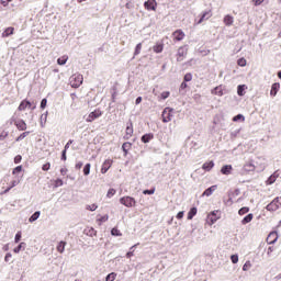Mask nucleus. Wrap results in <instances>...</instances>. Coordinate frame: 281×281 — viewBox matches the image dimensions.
<instances>
[{
	"instance_id": "obj_1",
	"label": "nucleus",
	"mask_w": 281,
	"mask_h": 281,
	"mask_svg": "<svg viewBox=\"0 0 281 281\" xmlns=\"http://www.w3.org/2000/svg\"><path fill=\"white\" fill-rule=\"evenodd\" d=\"M82 80H85L82 75H72L69 79V82L74 89H78V87L82 85Z\"/></svg>"
},
{
	"instance_id": "obj_2",
	"label": "nucleus",
	"mask_w": 281,
	"mask_h": 281,
	"mask_svg": "<svg viewBox=\"0 0 281 281\" xmlns=\"http://www.w3.org/2000/svg\"><path fill=\"white\" fill-rule=\"evenodd\" d=\"M175 113V109L171 108H165V110L162 111V122L166 124L168 122H172V117Z\"/></svg>"
},
{
	"instance_id": "obj_3",
	"label": "nucleus",
	"mask_w": 281,
	"mask_h": 281,
	"mask_svg": "<svg viewBox=\"0 0 281 281\" xmlns=\"http://www.w3.org/2000/svg\"><path fill=\"white\" fill-rule=\"evenodd\" d=\"M120 203L122 205H125V207H135V205H137V202L135 201V198H132V196L121 198Z\"/></svg>"
},
{
	"instance_id": "obj_4",
	"label": "nucleus",
	"mask_w": 281,
	"mask_h": 281,
	"mask_svg": "<svg viewBox=\"0 0 281 281\" xmlns=\"http://www.w3.org/2000/svg\"><path fill=\"white\" fill-rule=\"evenodd\" d=\"M279 209H280V198H276L272 202H270L266 206V210H268V212H276Z\"/></svg>"
},
{
	"instance_id": "obj_5",
	"label": "nucleus",
	"mask_w": 281,
	"mask_h": 281,
	"mask_svg": "<svg viewBox=\"0 0 281 281\" xmlns=\"http://www.w3.org/2000/svg\"><path fill=\"white\" fill-rule=\"evenodd\" d=\"M177 60H178V63H181V61H183V58H186V56H188V48H186V47H179L178 48V53H177Z\"/></svg>"
},
{
	"instance_id": "obj_6",
	"label": "nucleus",
	"mask_w": 281,
	"mask_h": 281,
	"mask_svg": "<svg viewBox=\"0 0 281 281\" xmlns=\"http://www.w3.org/2000/svg\"><path fill=\"white\" fill-rule=\"evenodd\" d=\"M101 115L102 112L100 110H95L88 115L86 122H93L94 120H98V117H100Z\"/></svg>"
},
{
	"instance_id": "obj_7",
	"label": "nucleus",
	"mask_w": 281,
	"mask_h": 281,
	"mask_svg": "<svg viewBox=\"0 0 281 281\" xmlns=\"http://www.w3.org/2000/svg\"><path fill=\"white\" fill-rule=\"evenodd\" d=\"M111 166H113V160H111V159L105 160L101 168L102 175H106V172H109V169L111 168Z\"/></svg>"
},
{
	"instance_id": "obj_8",
	"label": "nucleus",
	"mask_w": 281,
	"mask_h": 281,
	"mask_svg": "<svg viewBox=\"0 0 281 281\" xmlns=\"http://www.w3.org/2000/svg\"><path fill=\"white\" fill-rule=\"evenodd\" d=\"M173 41H183L186 38V33H183L181 30H177L172 33Z\"/></svg>"
},
{
	"instance_id": "obj_9",
	"label": "nucleus",
	"mask_w": 281,
	"mask_h": 281,
	"mask_svg": "<svg viewBox=\"0 0 281 281\" xmlns=\"http://www.w3.org/2000/svg\"><path fill=\"white\" fill-rule=\"evenodd\" d=\"M18 131H27V124L23 120L14 121Z\"/></svg>"
},
{
	"instance_id": "obj_10",
	"label": "nucleus",
	"mask_w": 281,
	"mask_h": 281,
	"mask_svg": "<svg viewBox=\"0 0 281 281\" xmlns=\"http://www.w3.org/2000/svg\"><path fill=\"white\" fill-rule=\"evenodd\" d=\"M244 172H254L256 170V165L254 162L249 161L246 162L243 167Z\"/></svg>"
},
{
	"instance_id": "obj_11",
	"label": "nucleus",
	"mask_w": 281,
	"mask_h": 281,
	"mask_svg": "<svg viewBox=\"0 0 281 281\" xmlns=\"http://www.w3.org/2000/svg\"><path fill=\"white\" fill-rule=\"evenodd\" d=\"M26 109H32V103L27 100H23L19 108H18V111H25Z\"/></svg>"
},
{
	"instance_id": "obj_12",
	"label": "nucleus",
	"mask_w": 281,
	"mask_h": 281,
	"mask_svg": "<svg viewBox=\"0 0 281 281\" xmlns=\"http://www.w3.org/2000/svg\"><path fill=\"white\" fill-rule=\"evenodd\" d=\"M133 137V123L126 126L124 139H131Z\"/></svg>"
},
{
	"instance_id": "obj_13",
	"label": "nucleus",
	"mask_w": 281,
	"mask_h": 281,
	"mask_svg": "<svg viewBox=\"0 0 281 281\" xmlns=\"http://www.w3.org/2000/svg\"><path fill=\"white\" fill-rule=\"evenodd\" d=\"M209 19H212V11H205L200 18V20L198 21V25H201L203 21H207Z\"/></svg>"
},
{
	"instance_id": "obj_14",
	"label": "nucleus",
	"mask_w": 281,
	"mask_h": 281,
	"mask_svg": "<svg viewBox=\"0 0 281 281\" xmlns=\"http://www.w3.org/2000/svg\"><path fill=\"white\" fill-rule=\"evenodd\" d=\"M223 86H217L213 90H211L212 95H218V98L223 97Z\"/></svg>"
},
{
	"instance_id": "obj_15",
	"label": "nucleus",
	"mask_w": 281,
	"mask_h": 281,
	"mask_svg": "<svg viewBox=\"0 0 281 281\" xmlns=\"http://www.w3.org/2000/svg\"><path fill=\"white\" fill-rule=\"evenodd\" d=\"M12 34H14V27L9 26V27H7V29L2 32L1 37H2V38H8V36H12Z\"/></svg>"
},
{
	"instance_id": "obj_16",
	"label": "nucleus",
	"mask_w": 281,
	"mask_h": 281,
	"mask_svg": "<svg viewBox=\"0 0 281 281\" xmlns=\"http://www.w3.org/2000/svg\"><path fill=\"white\" fill-rule=\"evenodd\" d=\"M216 188H217L216 186L210 187L209 189H206L203 192L202 196H212V194H214V192H216Z\"/></svg>"
},
{
	"instance_id": "obj_17",
	"label": "nucleus",
	"mask_w": 281,
	"mask_h": 281,
	"mask_svg": "<svg viewBox=\"0 0 281 281\" xmlns=\"http://www.w3.org/2000/svg\"><path fill=\"white\" fill-rule=\"evenodd\" d=\"M278 91H280V83L276 82L271 87L270 95H278Z\"/></svg>"
},
{
	"instance_id": "obj_18",
	"label": "nucleus",
	"mask_w": 281,
	"mask_h": 281,
	"mask_svg": "<svg viewBox=\"0 0 281 281\" xmlns=\"http://www.w3.org/2000/svg\"><path fill=\"white\" fill-rule=\"evenodd\" d=\"M157 2L155 0H148L145 2L146 10H155Z\"/></svg>"
},
{
	"instance_id": "obj_19",
	"label": "nucleus",
	"mask_w": 281,
	"mask_h": 281,
	"mask_svg": "<svg viewBox=\"0 0 281 281\" xmlns=\"http://www.w3.org/2000/svg\"><path fill=\"white\" fill-rule=\"evenodd\" d=\"M276 240H278V234L270 233L267 238V243H269V245H273V243H276Z\"/></svg>"
},
{
	"instance_id": "obj_20",
	"label": "nucleus",
	"mask_w": 281,
	"mask_h": 281,
	"mask_svg": "<svg viewBox=\"0 0 281 281\" xmlns=\"http://www.w3.org/2000/svg\"><path fill=\"white\" fill-rule=\"evenodd\" d=\"M232 165L223 166L221 169L222 175H232Z\"/></svg>"
},
{
	"instance_id": "obj_21",
	"label": "nucleus",
	"mask_w": 281,
	"mask_h": 281,
	"mask_svg": "<svg viewBox=\"0 0 281 281\" xmlns=\"http://www.w3.org/2000/svg\"><path fill=\"white\" fill-rule=\"evenodd\" d=\"M65 247H67V241H59L57 245V251L59 254H65Z\"/></svg>"
},
{
	"instance_id": "obj_22",
	"label": "nucleus",
	"mask_w": 281,
	"mask_h": 281,
	"mask_svg": "<svg viewBox=\"0 0 281 281\" xmlns=\"http://www.w3.org/2000/svg\"><path fill=\"white\" fill-rule=\"evenodd\" d=\"M254 221V214L249 213L241 220V225H247V223H251Z\"/></svg>"
},
{
	"instance_id": "obj_23",
	"label": "nucleus",
	"mask_w": 281,
	"mask_h": 281,
	"mask_svg": "<svg viewBox=\"0 0 281 281\" xmlns=\"http://www.w3.org/2000/svg\"><path fill=\"white\" fill-rule=\"evenodd\" d=\"M47 115H48V112H45L44 114L41 115L40 124L42 128H45V124H47Z\"/></svg>"
},
{
	"instance_id": "obj_24",
	"label": "nucleus",
	"mask_w": 281,
	"mask_h": 281,
	"mask_svg": "<svg viewBox=\"0 0 281 281\" xmlns=\"http://www.w3.org/2000/svg\"><path fill=\"white\" fill-rule=\"evenodd\" d=\"M203 170H206V172H210L214 168V161L204 162L202 166Z\"/></svg>"
},
{
	"instance_id": "obj_25",
	"label": "nucleus",
	"mask_w": 281,
	"mask_h": 281,
	"mask_svg": "<svg viewBox=\"0 0 281 281\" xmlns=\"http://www.w3.org/2000/svg\"><path fill=\"white\" fill-rule=\"evenodd\" d=\"M153 50L155 52V54H161L164 52V44H156L153 47Z\"/></svg>"
},
{
	"instance_id": "obj_26",
	"label": "nucleus",
	"mask_w": 281,
	"mask_h": 281,
	"mask_svg": "<svg viewBox=\"0 0 281 281\" xmlns=\"http://www.w3.org/2000/svg\"><path fill=\"white\" fill-rule=\"evenodd\" d=\"M224 24H225V25H233V24H234V16H232V15H225V18H224Z\"/></svg>"
},
{
	"instance_id": "obj_27",
	"label": "nucleus",
	"mask_w": 281,
	"mask_h": 281,
	"mask_svg": "<svg viewBox=\"0 0 281 281\" xmlns=\"http://www.w3.org/2000/svg\"><path fill=\"white\" fill-rule=\"evenodd\" d=\"M67 60H69V56L64 55V56H61V57H59V58L57 59V64H58V65H66V64H67Z\"/></svg>"
},
{
	"instance_id": "obj_28",
	"label": "nucleus",
	"mask_w": 281,
	"mask_h": 281,
	"mask_svg": "<svg viewBox=\"0 0 281 281\" xmlns=\"http://www.w3.org/2000/svg\"><path fill=\"white\" fill-rule=\"evenodd\" d=\"M196 216V207H192L188 213V221H192Z\"/></svg>"
},
{
	"instance_id": "obj_29",
	"label": "nucleus",
	"mask_w": 281,
	"mask_h": 281,
	"mask_svg": "<svg viewBox=\"0 0 281 281\" xmlns=\"http://www.w3.org/2000/svg\"><path fill=\"white\" fill-rule=\"evenodd\" d=\"M41 216V211H36L30 218V223H34V221H38V217Z\"/></svg>"
},
{
	"instance_id": "obj_30",
	"label": "nucleus",
	"mask_w": 281,
	"mask_h": 281,
	"mask_svg": "<svg viewBox=\"0 0 281 281\" xmlns=\"http://www.w3.org/2000/svg\"><path fill=\"white\" fill-rule=\"evenodd\" d=\"M150 139H153V134H145L142 136V142L144 144H148V142H150Z\"/></svg>"
},
{
	"instance_id": "obj_31",
	"label": "nucleus",
	"mask_w": 281,
	"mask_h": 281,
	"mask_svg": "<svg viewBox=\"0 0 281 281\" xmlns=\"http://www.w3.org/2000/svg\"><path fill=\"white\" fill-rule=\"evenodd\" d=\"M91 172V164H87L85 167H83V175L86 177H88V175H90Z\"/></svg>"
},
{
	"instance_id": "obj_32",
	"label": "nucleus",
	"mask_w": 281,
	"mask_h": 281,
	"mask_svg": "<svg viewBox=\"0 0 281 281\" xmlns=\"http://www.w3.org/2000/svg\"><path fill=\"white\" fill-rule=\"evenodd\" d=\"M115 278H117V274L115 272H111L106 276L105 281H115Z\"/></svg>"
},
{
	"instance_id": "obj_33",
	"label": "nucleus",
	"mask_w": 281,
	"mask_h": 281,
	"mask_svg": "<svg viewBox=\"0 0 281 281\" xmlns=\"http://www.w3.org/2000/svg\"><path fill=\"white\" fill-rule=\"evenodd\" d=\"M142 53V43H138L135 47L134 56H139Z\"/></svg>"
},
{
	"instance_id": "obj_34",
	"label": "nucleus",
	"mask_w": 281,
	"mask_h": 281,
	"mask_svg": "<svg viewBox=\"0 0 281 281\" xmlns=\"http://www.w3.org/2000/svg\"><path fill=\"white\" fill-rule=\"evenodd\" d=\"M237 65H238L239 67H247V59H245V58H239V59L237 60Z\"/></svg>"
},
{
	"instance_id": "obj_35",
	"label": "nucleus",
	"mask_w": 281,
	"mask_h": 281,
	"mask_svg": "<svg viewBox=\"0 0 281 281\" xmlns=\"http://www.w3.org/2000/svg\"><path fill=\"white\" fill-rule=\"evenodd\" d=\"M30 135V132H24L20 136L15 138V142H21L22 139H25V137Z\"/></svg>"
},
{
	"instance_id": "obj_36",
	"label": "nucleus",
	"mask_w": 281,
	"mask_h": 281,
	"mask_svg": "<svg viewBox=\"0 0 281 281\" xmlns=\"http://www.w3.org/2000/svg\"><path fill=\"white\" fill-rule=\"evenodd\" d=\"M277 177H279L278 171H276L272 176H270V178H269V180H268L269 183H276Z\"/></svg>"
},
{
	"instance_id": "obj_37",
	"label": "nucleus",
	"mask_w": 281,
	"mask_h": 281,
	"mask_svg": "<svg viewBox=\"0 0 281 281\" xmlns=\"http://www.w3.org/2000/svg\"><path fill=\"white\" fill-rule=\"evenodd\" d=\"M239 120H241V122H245V116L243 114H237L233 117V122H239Z\"/></svg>"
},
{
	"instance_id": "obj_38",
	"label": "nucleus",
	"mask_w": 281,
	"mask_h": 281,
	"mask_svg": "<svg viewBox=\"0 0 281 281\" xmlns=\"http://www.w3.org/2000/svg\"><path fill=\"white\" fill-rule=\"evenodd\" d=\"M86 210H89L90 212H95L98 210V204L87 205Z\"/></svg>"
},
{
	"instance_id": "obj_39",
	"label": "nucleus",
	"mask_w": 281,
	"mask_h": 281,
	"mask_svg": "<svg viewBox=\"0 0 281 281\" xmlns=\"http://www.w3.org/2000/svg\"><path fill=\"white\" fill-rule=\"evenodd\" d=\"M247 212H249V207L244 206V207H241V209L238 211V214H239V216H243V215L247 214Z\"/></svg>"
},
{
	"instance_id": "obj_40",
	"label": "nucleus",
	"mask_w": 281,
	"mask_h": 281,
	"mask_svg": "<svg viewBox=\"0 0 281 281\" xmlns=\"http://www.w3.org/2000/svg\"><path fill=\"white\" fill-rule=\"evenodd\" d=\"M237 93L238 95H245V86H238Z\"/></svg>"
},
{
	"instance_id": "obj_41",
	"label": "nucleus",
	"mask_w": 281,
	"mask_h": 281,
	"mask_svg": "<svg viewBox=\"0 0 281 281\" xmlns=\"http://www.w3.org/2000/svg\"><path fill=\"white\" fill-rule=\"evenodd\" d=\"M122 148L124 153H128V149L131 148V143H124L122 145Z\"/></svg>"
},
{
	"instance_id": "obj_42",
	"label": "nucleus",
	"mask_w": 281,
	"mask_h": 281,
	"mask_svg": "<svg viewBox=\"0 0 281 281\" xmlns=\"http://www.w3.org/2000/svg\"><path fill=\"white\" fill-rule=\"evenodd\" d=\"M106 196L108 199H111V196H115V189H109Z\"/></svg>"
},
{
	"instance_id": "obj_43",
	"label": "nucleus",
	"mask_w": 281,
	"mask_h": 281,
	"mask_svg": "<svg viewBox=\"0 0 281 281\" xmlns=\"http://www.w3.org/2000/svg\"><path fill=\"white\" fill-rule=\"evenodd\" d=\"M23 245H25V243H21L18 247H15L13 249L14 254H19L21 251V249H23Z\"/></svg>"
},
{
	"instance_id": "obj_44",
	"label": "nucleus",
	"mask_w": 281,
	"mask_h": 281,
	"mask_svg": "<svg viewBox=\"0 0 281 281\" xmlns=\"http://www.w3.org/2000/svg\"><path fill=\"white\" fill-rule=\"evenodd\" d=\"M23 166H18L13 169L12 175H18V172H22Z\"/></svg>"
},
{
	"instance_id": "obj_45",
	"label": "nucleus",
	"mask_w": 281,
	"mask_h": 281,
	"mask_svg": "<svg viewBox=\"0 0 281 281\" xmlns=\"http://www.w3.org/2000/svg\"><path fill=\"white\" fill-rule=\"evenodd\" d=\"M111 234L112 236H122V233L117 228H112Z\"/></svg>"
},
{
	"instance_id": "obj_46",
	"label": "nucleus",
	"mask_w": 281,
	"mask_h": 281,
	"mask_svg": "<svg viewBox=\"0 0 281 281\" xmlns=\"http://www.w3.org/2000/svg\"><path fill=\"white\" fill-rule=\"evenodd\" d=\"M192 81V74L188 72L184 75V82H190Z\"/></svg>"
},
{
	"instance_id": "obj_47",
	"label": "nucleus",
	"mask_w": 281,
	"mask_h": 281,
	"mask_svg": "<svg viewBox=\"0 0 281 281\" xmlns=\"http://www.w3.org/2000/svg\"><path fill=\"white\" fill-rule=\"evenodd\" d=\"M231 260H232L233 265L238 263V255L231 256Z\"/></svg>"
},
{
	"instance_id": "obj_48",
	"label": "nucleus",
	"mask_w": 281,
	"mask_h": 281,
	"mask_svg": "<svg viewBox=\"0 0 281 281\" xmlns=\"http://www.w3.org/2000/svg\"><path fill=\"white\" fill-rule=\"evenodd\" d=\"M49 168H52V165L49 162H46L45 165H43L42 170L47 172V170H49Z\"/></svg>"
},
{
	"instance_id": "obj_49",
	"label": "nucleus",
	"mask_w": 281,
	"mask_h": 281,
	"mask_svg": "<svg viewBox=\"0 0 281 281\" xmlns=\"http://www.w3.org/2000/svg\"><path fill=\"white\" fill-rule=\"evenodd\" d=\"M167 98H170V92H168V91L162 92L161 93V99L167 100Z\"/></svg>"
},
{
	"instance_id": "obj_50",
	"label": "nucleus",
	"mask_w": 281,
	"mask_h": 281,
	"mask_svg": "<svg viewBox=\"0 0 281 281\" xmlns=\"http://www.w3.org/2000/svg\"><path fill=\"white\" fill-rule=\"evenodd\" d=\"M209 218L211 221V225H214V223H216V221H218V217H214V215H209Z\"/></svg>"
},
{
	"instance_id": "obj_51",
	"label": "nucleus",
	"mask_w": 281,
	"mask_h": 281,
	"mask_svg": "<svg viewBox=\"0 0 281 281\" xmlns=\"http://www.w3.org/2000/svg\"><path fill=\"white\" fill-rule=\"evenodd\" d=\"M106 221H109V215H103L99 218L100 223H106Z\"/></svg>"
},
{
	"instance_id": "obj_52",
	"label": "nucleus",
	"mask_w": 281,
	"mask_h": 281,
	"mask_svg": "<svg viewBox=\"0 0 281 281\" xmlns=\"http://www.w3.org/2000/svg\"><path fill=\"white\" fill-rule=\"evenodd\" d=\"M19 183H21V181H19V180H13V181H11L10 188H11V189H12V188H16V186H19Z\"/></svg>"
},
{
	"instance_id": "obj_53",
	"label": "nucleus",
	"mask_w": 281,
	"mask_h": 281,
	"mask_svg": "<svg viewBox=\"0 0 281 281\" xmlns=\"http://www.w3.org/2000/svg\"><path fill=\"white\" fill-rule=\"evenodd\" d=\"M8 132H3L2 134H0V142H3V139H5V137H8Z\"/></svg>"
},
{
	"instance_id": "obj_54",
	"label": "nucleus",
	"mask_w": 281,
	"mask_h": 281,
	"mask_svg": "<svg viewBox=\"0 0 281 281\" xmlns=\"http://www.w3.org/2000/svg\"><path fill=\"white\" fill-rule=\"evenodd\" d=\"M21 159H23V157H21V155L15 156L14 164H21Z\"/></svg>"
},
{
	"instance_id": "obj_55",
	"label": "nucleus",
	"mask_w": 281,
	"mask_h": 281,
	"mask_svg": "<svg viewBox=\"0 0 281 281\" xmlns=\"http://www.w3.org/2000/svg\"><path fill=\"white\" fill-rule=\"evenodd\" d=\"M10 258H12V254L8 252L4 257V262H10Z\"/></svg>"
},
{
	"instance_id": "obj_56",
	"label": "nucleus",
	"mask_w": 281,
	"mask_h": 281,
	"mask_svg": "<svg viewBox=\"0 0 281 281\" xmlns=\"http://www.w3.org/2000/svg\"><path fill=\"white\" fill-rule=\"evenodd\" d=\"M143 194H155V189L151 190H144Z\"/></svg>"
},
{
	"instance_id": "obj_57",
	"label": "nucleus",
	"mask_w": 281,
	"mask_h": 281,
	"mask_svg": "<svg viewBox=\"0 0 281 281\" xmlns=\"http://www.w3.org/2000/svg\"><path fill=\"white\" fill-rule=\"evenodd\" d=\"M47 106V99H43L41 102V109H45Z\"/></svg>"
},
{
	"instance_id": "obj_58",
	"label": "nucleus",
	"mask_w": 281,
	"mask_h": 281,
	"mask_svg": "<svg viewBox=\"0 0 281 281\" xmlns=\"http://www.w3.org/2000/svg\"><path fill=\"white\" fill-rule=\"evenodd\" d=\"M21 241V232H18L15 235V243H20Z\"/></svg>"
},
{
	"instance_id": "obj_59",
	"label": "nucleus",
	"mask_w": 281,
	"mask_h": 281,
	"mask_svg": "<svg viewBox=\"0 0 281 281\" xmlns=\"http://www.w3.org/2000/svg\"><path fill=\"white\" fill-rule=\"evenodd\" d=\"M255 5H261L265 0H252Z\"/></svg>"
},
{
	"instance_id": "obj_60",
	"label": "nucleus",
	"mask_w": 281,
	"mask_h": 281,
	"mask_svg": "<svg viewBox=\"0 0 281 281\" xmlns=\"http://www.w3.org/2000/svg\"><path fill=\"white\" fill-rule=\"evenodd\" d=\"M71 144H74V140H69V142L65 145L64 150L67 151V149L69 148V146H71Z\"/></svg>"
},
{
	"instance_id": "obj_61",
	"label": "nucleus",
	"mask_w": 281,
	"mask_h": 281,
	"mask_svg": "<svg viewBox=\"0 0 281 281\" xmlns=\"http://www.w3.org/2000/svg\"><path fill=\"white\" fill-rule=\"evenodd\" d=\"M75 168L76 170H80V168H82V161L77 162Z\"/></svg>"
},
{
	"instance_id": "obj_62",
	"label": "nucleus",
	"mask_w": 281,
	"mask_h": 281,
	"mask_svg": "<svg viewBox=\"0 0 281 281\" xmlns=\"http://www.w3.org/2000/svg\"><path fill=\"white\" fill-rule=\"evenodd\" d=\"M133 256H135V254L133 252V250H130V251L126 254V258H133Z\"/></svg>"
},
{
	"instance_id": "obj_63",
	"label": "nucleus",
	"mask_w": 281,
	"mask_h": 281,
	"mask_svg": "<svg viewBox=\"0 0 281 281\" xmlns=\"http://www.w3.org/2000/svg\"><path fill=\"white\" fill-rule=\"evenodd\" d=\"M177 218H178V220L183 218V211H180V212L177 214Z\"/></svg>"
},
{
	"instance_id": "obj_64",
	"label": "nucleus",
	"mask_w": 281,
	"mask_h": 281,
	"mask_svg": "<svg viewBox=\"0 0 281 281\" xmlns=\"http://www.w3.org/2000/svg\"><path fill=\"white\" fill-rule=\"evenodd\" d=\"M58 186H63V180H60V179L56 180V187H58Z\"/></svg>"
}]
</instances>
